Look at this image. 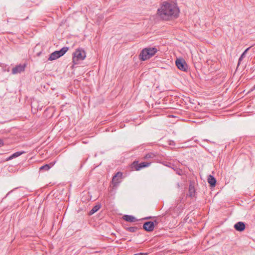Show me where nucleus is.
Returning a JSON list of instances; mask_svg holds the SVG:
<instances>
[{"instance_id":"0eeeda50","label":"nucleus","mask_w":255,"mask_h":255,"mask_svg":"<svg viewBox=\"0 0 255 255\" xmlns=\"http://www.w3.org/2000/svg\"><path fill=\"white\" fill-rule=\"evenodd\" d=\"M123 177V173L118 172L113 177L112 179V183L114 186H118L119 183L122 182Z\"/></svg>"},{"instance_id":"f03ea898","label":"nucleus","mask_w":255,"mask_h":255,"mask_svg":"<svg viewBox=\"0 0 255 255\" xmlns=\"http://www.w3.org/2000/svg\"><path fill=\"white\" fill-rule=\"evenodd\" d=\"M157 51V49L155 47L144 48L140 52L139 58L142 61H145L154 55Z\"/></svg>"},{"instance_id":"a211bd4d","label":"nucleus","mask_w":255,"mask_h":255,"mask_svg":"<svg viewBox=\"0 0 255 255\" xmlns=\"http://www.w3.org/2000/svg\"><path fill=\"white\" fill-rule=\"evenodd\" d=\"M153 223L154 227L157 226L158 224L162 221V218L161 217L156 218L153 221H152Z\"/></svg>"},{"instance_id":"9d476101","label":"nucleus","mask_w":255,"mask_h":255,"mask_svg":"<svg viewBox=\"0 0 255 255\" xmlns=\"http://www.w3.org/2000/svg\"><path fill=\"white\" fill-rule=\"evenodd\" d=\"M246 228L245 224L243 222H238L234 225V228L237 231L242 232L245 230Z\"/></svg>"},{"instance_id":"6ab92c4d","label":"nucleus","mask_w":255,"mask_h":255,"mask_svg":"<svg viewBox=\"0 0 255 255\" xmlns=\"http://www.w3.org/2000/svg\"><path fill=\"white\" fill-rule=\"evenodd\" d=\"M155 157H156V155L154 153H153L152 152H150V153L146 154L145 155L144 158L146 159H148L149 158H155Z\"/></svg>"},{"instance_id":"1a4fd4ad","label":"nucleus","mask_w":255,"mask_h":255,"mask_svg":"<svg viewBox=\"0 0 255 255\" xmlns=\"http://www.w3.org/2000/svg\"><path fill=\"white\" fill-rule=\"evenodd\" d=\"M154 225L152 221L145 222L143 225V229L147 232H151L154 230Z\"/></svg>"},{"instance_id":"393cba45","label":"nucleus","mask_w":255,"mask_h":255,"mask_svg":"<svg viewBox=\"0 0 255 255\" xmlns=\"http://www.w3.org/2000/svg\"><path fill=\"white\" fill-rule=\"evenodd\" d=\"M40 54H41V52L37 53L36 54V55H37V56H40Z\"/></svg>"},{"instance_id":"9b49d317","label":"nucleus","mask_w":255,"mask_h":255,"mask_svg":"<svg viewBox=\"0 0 255 255\" xmlns=\"http://www.w3.org/2000/svg\"><path fill=\"white\" fill-rule=\"evenodd\" d=\"M188 196L192 198L196 196V190L193 183H190L189 186Z\"/></svg>"},{"instance_id":"4468645a","label":"nucleus","mask_w":255,"mask_h":255,"mask_svg":"<svg viewBox=\"0 0 255 255\" xmlns=\"http://www.w3.org/2000/svg\"><path fill=\"white\" fill-rule=\"evenodd\" d=\"M55 163V161H54L53 162H51L48 164H45V165L41 166L40 167L39 169H40V170L48 171L54 165Z\"/></svg>"},{"instance_id":"b1692460","label":"nucleus","mask_w":255,"mask_h":255,"mask_svg":"<svg viewBox=\"0 0 255 255\" xmlns=\"http://www.w3.org/2000/svg\"><path fill=\"white\" fill-rule=\"evenodd\" d=\"M255 90V85L254 86V87L252 89H251L250 92L253 91Z\"/></svg>"},{"instance_id":"ddd939ff","label":"nucleus","mask_w":255,"mask_h":255,"mask_svg":"<svg viewBox=\"0 0 255 255\" xmlns=\"http://www.w3.org/2000/svg\"><path fill=\"white\" fill-rule=\"evenodd\" d=\"M123 218L124 220L129 222H134L137 221L136 218L131 215H125Z\"/></svg>"},{"instance_id":"aec40b11","label":"nucleus","mask_w":255,"mask_h":255,"mask_svg":"<svg viewBox=\"0 0 255 255\" xmlns=\"http://www.w3.org/2000/svg\"><path fill=\"white\" fill-rule=\"evenodd\" d=\"M137 229L138 228L136 227H130L127 228L126 230L130 232L134 233L135 232Z\"/></svg>"},{"instance_id":"20e7f679","label":"nucleus","mask_w":255,"mask_h":255,"mask_svg":"<svg viewBox=\"0 0 255 255\" xmlns=\"http://www.w3.org/2000/svg\"><path fill=\"white\" fill-rule=\"evenodd\" d=\"M68 49L69 48L67 47H64L62 48H61L60 50L54 51L49 55V57L48 59V60H54L62 56L66 53V52L68 51Z\"/></svg>"},{"instance_id":"f3484780","label":"nucleus","mask_w":255,"mask_h":255,"mask_svg":"<svg viewBox=\"0 0 255 255\" xmlns=\"http://www.w3.org/2000/svg\"><path fill=\"white\" fill-rule=\"evenodd\" d=\"M250 47H249L247 48L244 52L241 54V56L240 57L238 63V66H239V65L241 64V61L243 60V58L245 57L246 54L247 52V51L250 49Z\"/></svg>"},{"instance_id":"412c9836","label":"nucleus","mask_w":255,"mask_h":255,"mask_svg":"<svg viewBox=\"0 0 255 255\" xmlns=\"http://www.w3.org/2000/svg\"><path fill=\"white\" fill-rule=\"evenodd\" d=\"M176 173L178 175H181L183 174V171L179 168H176L174 169Z\"/></svg>"},{"instance_id":"39448f33","label":"nucleus","mask_w":255,"mask_h":255,"mask_svg":"<svg viewBox=\"0 0 255 255\" xmlns=\"http://www.w3.org/2000/svg\"><path fill=\"white\" fill-rule=\"evenodd\" d=\"M151 164L150 162H143L138 163L137 161H134L131 165V168L135 170H139L141 168L149 166Z\"/></svg>"},{"instance_id":"4be33fe9","label":"nucleus","mask_w":255,"mask_h":255,"mask_svg":"<svg viewBox=\"0 0 255 255\" xmlns=\"http://www.w3.org/2000/svg\"><path fill=\"white\" fill-rule=\"evenodd\" d=\"M4 145V142L2 139H0V147Z\"/></svg>"},{"instance_id":"dca6fc26","label":"nucleus","mask_w":255,"mask_h":255,"mask_svg":"<svg viewBox=\"0 0 255 255\" xmlns=\"http://www.w3.org/2000/svg\"><path fill=\"white\" fill-rule=\"evenodd\" d=\"M101 207L100 205H96L93 207V208L89 211V214L90 215H92L94 214L95 212L98 211Z\"/></svg>"},{"instance_id":"423d86ee","label":"nucleus","mask_w":255,"mask_h":255,"mask_svg":"<svg viewBox=\"0 0 255 255\" xmlns=\"http://www.w3.org/2000/svg\"><path fill=\"white\" fill-rule=\"evenodd\" d=\"M176 65L177 68L183 71H186L188 66L185 61L183 59H177L176 60Z\"/></svg>"},{"instance_id":"f8f14e48","label":"nucleus","mask_w":255,"mask_h":255,"mask_svg":"<svg viewBox=\"0 0 255 255\" xmlns=\"http://www.w3.org/2000/svg\"><path fill=\"white\" fill-rule=\"evenodd\" d=\"M216 182H217V181H216V178L213 175H209L208 176V182L209 183V184H210V185L211 187H215L216 184Z\"/></svg>"},{"instance_id":"6e6552de","label":"nucleus","mask_w":255,"mask_h":255,"mask_svg":"<svg viewBox=\"0 0 255 255\" xmlns=\"http://www.w3.org/2000/svg\"><path fill=\"white\" fill-rule=\"evenodd\" d=\"M26 64H19L13 67L11 70V73L13 75L21 73L25 70Z\"/></svg>"},{"instance_id":"7ed1b4c3","label":"nucleus","mask_w":255,"mask_h":255,"mask_svg":"<svg viewBox=\"0 0 255 255\" xmlns=\"http://www.w3.org/2000/svg\"><path fill=\"white\" fill-rule=\"evenodd\" d=\"M86 56L85 51L82 48H78L73 53L72 62L74 64H77L79 61L83 60Z\"/></svg>"},{"instance_id":"2eb2a0df","label":"nucleus","mask_w":255,"mask_h":255,"mask_svg":"<svg viewBox=\"0 0 255 255\" xmlns=\"http://www.w3.org/2000/svg\"><path fill=\"white\" fill-rule=\"evenodd\" d=\"M24 153V151H17V152L13 153L9 157H8L6 159V160L8 161V160H11L13 158L18 157L19 156L21 155V154H22Z\"/></svg>"},{"instance_id":"a878e982","label":"nucleus","mask_w":255,"mask_h":255,"mask_svg":"<svg viewBox=\"0 0 255 255\" xmlns=\"http://www.w3.org/2000/svg\"><path fill=\"white\" fill-rule=\"evenodd\" d=\"M11 191H10L8 193H7V194H6V196L5 197H7L9 194V193L11 192Z\"/></svg>"},{"instance_id":"f257e3e1","label":"nucleus","mask_w":255,"mask_h":255,"mask_svg":"<svg viewBox=\"0 0 255 255\" xmlns=\"http://www.w3.org/2000/svg\"><path fill=\"white\" fill-rule=\"evenodd\" d=\"M178 8L173 4L164 1L160 8L158 9V14L163 20H168L178 16Z\"/></svg>"},{"instance_id":"5701e85b","label":"nucleus","mask_w":255,"mask_h":255,"mask_svg":"<svg viewBox=\"0 0 255 255\" xmlns=\"http://www.w3.org/2000/svg\"><path fill=\"white\" fill-rule=\"evenodd\" d=\"M151 218H152V217H151V216H149V217H145L143 219L144 220H148V219H151Z\"/></svg>"}]
</instances>
